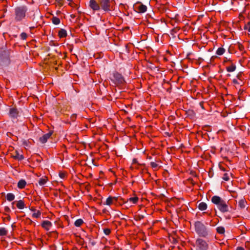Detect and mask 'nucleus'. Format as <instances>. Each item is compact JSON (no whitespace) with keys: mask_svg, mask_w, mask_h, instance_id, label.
I'll return each instance as SVG.
<instances>
[{"mask_svg":"<svg viewBox=\"0 0 250 250\" xmlns=\"http://www.w3.org/2000/svg\"><path fill=\"white\" fill-rule=\"evenodd\" d=\"M211 202L217 205V208L221 212L225 213L229 211V207L227 202L219 196H213L211 198Z\"/></svg>","mask_w":250,"mask_h":250,"instance_id":"1","label":"nucleus"},{"mask_svg":"<svg viewBox=\"0 0 250 250\" xmlns=\"http://www.w3.org/2000/svg\"><path fill=\"white\" fill-rule=\"evenodd\" d=\"M27 8L25 6L17 7L15 9V18L16 21H21L25 17Z\"/></svg>","mask_w":250,"mask_h":250,"instance_id":"2","label":"nucleus"},{"mask_svg":"<svg viewBox=\"0 0 250 250\" xmlns=\"http://www.w3.org/2000/svg\"><path fill=\"white\" fill-rule=\"evenodd\" d=\"M196 232L201 237H206L208 235L205 226L201 222L197 221L194 224Z\"/></svg>","mask_w":250,"mask_h":250,"instance_id":"3","label":"nucleus"},{"mask_svg":"<svg viewBox=\"0 0 250 250\" xmlns=\"http://www.w3.org/2000/svg\"><path fill=\"white\" fill-rule=\"evenodd\" d=\"M197 250H208V245L207 242L201 238H198L195 242Z\"/></svg>","mask_w":250,"mask_h":250,"instance_id":"4","label":"nucleus"},{"mask_svg":"<svg viewBox=\"0 0 250 250\" xmlns=\"http://www.w3.org/2000/svg\"><path fill=\"white\" fill-rule=\"evenodd\" d=\"M100 6L101 9L105 12L111 11V5L110 0H100Z\"/></svg>","mask_w":250,"mask_h":250,"instance_id":"5","label":"nucleus"},{"mask_svg":"<svg viewBox=\"0 0 250 250\" xmlns=\"http://www.w3.org/2000/svg\"><path fill=\"white\" fill-rule=\"evenodd\" d=\"M89 6L94 11H99L101 9L99 3L95 0H90Z\"/></svg>","mask_w":250,"mask_h":250,"instance_id":"6","label":"nucleus"},{"mask_svg":"<svg viewBox=\"0 0 250 250\" xmlns=\"http://www.w3.org/2000/svg\"><path fill=\"white\" fill-rule=\"evenodd\" d=\"M118 197L109 196L106 199L105 202L104 203V205L111 206L112 204H116L118 202Z\"/></svg>","mask_w":250,"mask_h":250,"instance_id":"7","label":"nucleus"},{"mask_svg":"<svg viewBox=\"0 0 250 250\" xmlns=\"http://www.w3.org/2000/svg\"><path fill=\"white\" fill-rule=\"evenodd\" d=\"M52 133V131H49L48 133L44 134L43 136L40 138V141L42 144L45 143L48 139L51 137Z\"/></svg>","mask_w":250,"mask_h":250,"instance_id":"8","label":"nucleus"},{"mask_svg":"<svg viewBox=\"0 0 250 250\" xmlns=\"http://www.w3.org/2000/svg\"><path fill=\"white\" fill-rule=\"evenodd\" d=\"M42 226L45 229L49 230L52 226V223L51 222L47 220L43 221L42 224Z\"/></svg>","mask_w":250,"mask_h":250,"instance_id":"9","label":"nucleus"},{"mask_svg":"<svg viewBox=\"0 0 250 250\" xmlns=\"http://www.w3.org/2000/svg\"><path fill=\"white\" fill-rule=\"evenodd\" d=\"M136 7L137 9L138 12L139 13H145L147 10L146 6L143 4H140L138 6H136Z\"/></svg>","mask_w":250,"mask_h":250,"instance_id":"10","label":"nucleus"},{"mask_svg":"<svg viewBox=\"0 0 250 250\" xmlns=\"http://www.w3.org/2000/svg\"><path fill=\"white\" fill-rule=\"evenodd\" d=\"M138 201V198L137 197H130L127 199L125 203H129L131 205L132 204H135Z\"/></svg>","mask_w":250,"mask_h":250,"instance_id":"11","label":"nucleus"},{"mask_svg":"<svg viewBox=\"0 0 250 250\" xmlns=\"http://www.w3.org/2000/svg\"><path fill=\"white\" fill-rule=\"evenodd\" d=\"M9 114L11 117L16 118L18 116V111L17 109L14 108H11Z\"/></svg>","mask_w":250,"mask_h":250,"instance_id":"12","label":"nucleus"},{"mask_svg":"<svg viewBox=\"0 0 250 250\" xmlns=\"http://www.w3.org/2000/svg\"><path fill=\"white\" fill-rule=\"evenodd\" d=\"M26 185V182L24 180L21 179L18 183V187L19 188H23Z\"/></svg>","mask_w":250,"mask_h":250,"instance_id":"13","label":"nucleus"},{"mask_svg":"<svg viewBox=\"0 0 250 250\" xmlns=\"http://www.w3.org/2000/svg\"><path fill=\"white\" fill-rule=\"evenodd\" d=\"M227 70L228 72H231L235 71L236 69V66L234 64L230 63V64L227 67Z\"/></svg>","mask_w":250,"mask_h":250,"instance_id":"14","label":"nucleus"},{"mask_svg":"<svg viewBox=\"0 0 250 250\" xmlns=\"http://www.w3.org/2000/svg\"><path fill=\"white\" fill-rule=\"evenodd\" d=\"M47 181H48L47 177H46V176H44L42 178H40L39 180L38 183L40 186H43V185H44L46 183Z\"/></svg>","mask_w":250,"mask_h":250,"instance_id":"15","label":"nucleus"},{"mask_svg":"<svg viewBox=\"0 0 250 250\" xmlns=\"http://www.w3.org/2000/svg\"><path fill=\"white\" fill-rule=\"evenodd\" d=\"M246 201L245 199H241L238 203V206L241 209L244 208L246 207Z\"/></svg>","mask_w":250,"mask_h":250,"instance_id":"16","label":"nucleus"},{"mask_svg":"<svg viewBox=\"0 0 250 250\" xmlns=\"http://www.w3.org/2000/svg\"><path fill=\"white\" fill-rule=\"evenodd\" d=\"M198 208L200 210H205L207 208V205L205 202H201L199 204Z\"/></svg>","mask_w":250,"mask_h":250,"instance_id":"17","label":"nucleus"},{"mask_svg":"<svg viewBox=\"0 0 250 250\" xmlns=\"http://www.w3.org/2000/svg\"><path fill=\"white\" fill-rule=\"evenodd\" d=\"M16 206L18 208L21 209L24 208L25 204L23 201L19 200L18 201Z\"/></svg>","mask_w":250,"mask_h":250,"instance_id":"18","label":"nucleus"},{"mask_svg":"<svg viewBox=\"0 0 250 250\" xmlns=\"http://www.w3.org/2000/svg\"><path fill=\"white\" fill-rule=\"evenodd\" d=\"M111 80L112 83H114L115 84H119L121 83H123L125 82V80L121 79H110Z\"/></svg>","mask_w":250,"mask_h":250,"instance_id":"19","label":"nucleus"},{"mask_svg":"<svg viewBox=\"0 0 250 250\" xmlns=\"http://www.w3.org/2000/svg\"><path fill=\"white\" fill-rule=\"evenodd\" d=\"M59 35L60 38H64L67 36L66 31L64 29H62L59 32Z\"/></svg>","mask_w":250,"mask_h":250,"instance_id":"20","label":"nucleus"},{"mask_svg":"<svg viewBox=\"0 0 250 250\" xmlns=\"http://www.w3.org/2000/svg\"><path fill=\"white\" fill-rule=\"evenodd\" d=\"M6 199L8 201H12L15 199V195L12 193H8L6 195Z\"/></svg>","mask_w":250,"mask_h":250,"instance_id":"21","label":"nucleus"},{"mask_svg":"<svg viewBox=\"0 0 250 250\" xmlns=\"http://www.w3.org/2000/svg\"><path fill=\"white\" fill-rule=\"evenodd\" d=\"M8 231L4 228H0V236H5L7 234Z\"/></svg>","mask_w":250,"mask_h":250,"instance_id":"22","label":"nucleus"},{"mask_svg":"<svg viewBox=\"0 0 250 250\" xmlns=\"http://www.w3.org/2000/svg\"><path fill=\"white\" fill-rule=\"evenodd\" d=\"M225 52V49L223 47H219L217 49L216 54L218 55H222Z\"/></svg>","mask_w":250,"mask_h":250,"instance_id":"23","label":"nucleus"},{"mask_svg":"<svg viewBox=\"0 0 250 250\" xmlns=\"http://www.w3.org/2000/svg\"><path fill=\"white\" fill-rule=\"evenodd\" d=\"M233 83L235 84L242 85L244 82L243 81L242 79H233Z\"/></svg>","mask_w":250,"mask_h":250,"instance_id":"24","label":"nucleus"},{"mask_svg":"<svg viewBox=\"0 0 250 250\" xmlns=\"http://www.w3.org/2000/svg\"><path fill=\"white\" fill-rule=\"evenodd\" d=\"M83 221L82 219H78L75 222L74 225L76 227H79L83 224Z\"/></svg>","mask_w":250,"mask_h":250,"instance_id":"25","label":"nucleus"},{"mask_svg":"<svg viewBox=\"0 0 250 250\" xmlns=\"http://www.w3.org/2000/svg\"><path fill=\"white\" fill-rule=\"evenodd\" d=\"M52 21L54 24L58 25L60 23V20L57 17H53L52 18Z\"/></svg>","mask_w":250,"mask_h":250,"instance_id":"26","label":"nucleus"},{"mask_svg":"<svg viewBox=\"0 0 250 250\" xmlns=\"http://www.w3.org/2000/svg\"><path fill=\"white\" fill-rule=\"evenodd\" d=\"M217 232L219 234H223L225 232V229L223 227H219L216 229Z\"/></svg>","mask_w":250,"mask_h":250,"instance_id":"27","label":"nucleus"},{"mask_svg":"<svg viewBox=\"0 0 250 250\" xmlns=\"http://www.w3.org/2000/svg\"><path fill=\"white\" fill-rule=\"evenodd\" d=\"M41 214V213L40 211L37 210L36 212H35L34 213H33L32 217L36 218H38L40 217Z\"/></svg>","mask_w":250,"mask_h":250,"instance_id":"28","label":"nucleus"},{"mask_svg":"<svg viewBox=\"0 0 250 250\" xmlns=\"http://www.w3.org/2000/svg\"><path fill=\"white\" fill-rule=\"evenodd\" d=\"M5 62H1L0 64L1 65H8L10 63V60L8 58H6L5 59Z\"/></svg>","mask_w":250,"mask_h":250,"instance_id":"29","label":"nucleus"},{"mask_svg":"<svg viewBox=\"0 0 250 250\" xmlns=\"http://www.w3.org/2000/svg\"><path fill=\"white\" fill-rule=\"evenodd\" d=\"M150 164L151 167L153 168L156 169L158 167V165L154 162H151Z\"/></svg>","mask_w":250,"mask_h":250,"instance_id":"30","label":"nucleus"},{"mask_svg":"<svg viewBox=\"0 0 250 250\" xmlns=\"http://www.w3.org/2000/svg\"><path fill=\"white\" fill-rule=\"evenodd\" d=\"M104 232L105 235H108L111 233V230L108 228H105L104 229Z\"/></svg>","mask_w":250,"mask_h":250,"instance_id":"31","label":"nucleus"},{"mask_svg":"<svg viewBox=\"0 0 250 250\" xmlns=\"http://www.w3.org/2000/svg\"><path fill=\"white\" fill-rule=\"evenodd\" d=\"M15 157L17 159H18L19 160H21L23 159L24 157L22 155H20L19 153H17L16 155L15 156Z\"/></svg>","mask_w":250,"mask_h":250,"instance_id":"32","label":"nucleus"},{"mask_svg":"<svg viewBox=\"0 0 250 250\" xmlns=\"http://www.w3.org/2000/svg\"><path fill=\"white\" fill-rule=\"evenodd\" d=\"M20 37L21 39L26 40V39L27 38V35L25 33L23 32L21 34Z\"/></svg>","mask_w":250,"mask_h":250,"instance_id":"33","label":"nucleus"},{"mask_svg":"<svg viewBox=\"0 0 250 250\" xmlns=\"http://www.w3.org/2000/svg\"><path fill=\"white\" fill-rule=\"evenodd\" d=\"M244 28L245 29L247 30L249 32H250V21L245 25Z\"/></svg>","mask_w":250,"mask_h":250,"instance_id":"34","label":"nucleus"},{"mask_svg":"<svg viewBox=\"0 0 250 250\" xmlns=\"http://www.w3.org/2000/svg\"><path fill=\"white\" fill-rule=\"evenodd\" d=\"M223 179L225 181H228L229 180V177L227 173H225L223 175Z\"/></svg>","mask_w":250,"mask_h":250,"instance_id":"35","label":"nucleus"},{"mask_svg":"<svg viewBox=\"0 0 250 250\" xmlns=\"http://www.w3.org/2000/svg\"><path fill=\"white\" fill-rule=\"evenodd\" d=\"M59 176L62 179H63L65 177V174L63 172H60L59 173Z\"/></svg>","mask_w":250,"mask_h":250,"instance_id":"36","label":"nucleus"},{"mask_svg":"<svg viewBox=\"0 0 250 250\" xmlns=\"http://www.w3.org/2000/svg\"><path fill=\"white\" fill-rule=\"evenodd\" d=\"M236 250H244V249L242 247H238L237 248Z\"/></svg>","mask_w":250,"mask_h":250,"instance_id":"37","label":"nucleus"},{"mask_svg":"<svg viewBox=\"0 0 250 250\" xmlns=\"http://www.w3.org/2000/svg\"><path fill=\"white\" fill-rule=\"evenodd\" d=\"M200 105H201L202 108H204L203 102L200 103Z\"/></svg>","mask_w":250,"mask_h":250,"instance_id":"38","label":"nucleus"},{"mask_svg":"<svg viewBox=\"0 0 250 250\" xmlns=\"http://www.w3.org/2000/svg\"><path fill=\"white\" fill-rule=\"evenodd\" d=\"M115 78L119 79V78H121V76H119V77H116Z\"/></svg>","mask_w":250,"mask_h":250,"instance_id":"39","label":"nucleus"},{"mask_svg":"<svg viewBox=\"0 0 250 250\" xmlns=\"http://www.w3.org/2000/svg\"><path fill=\"white\" fill-rule=\"evenodd\" d=\"M68 1H71L72 0H67Z\"/></svg>","mask_w":250,"mask_h":250,"instance_id":"40","label":"nucleus"}]
</instances>
